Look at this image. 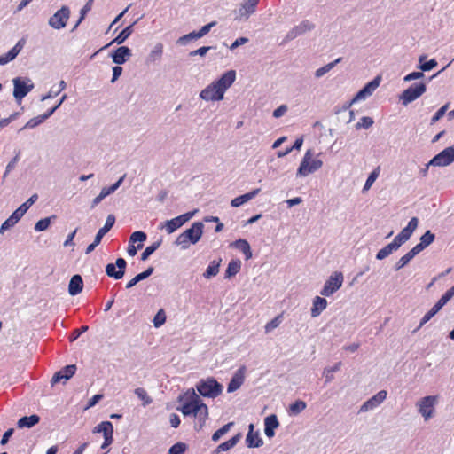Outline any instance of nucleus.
Returning a JSON list of instances; mask_svg holds the SVG:
<instances>
[{"mask_svg":"<svg viewBox=\"0 0 454 454\" xmlns=\"http://www.w3.org/2000/svg\"><path fill=\"white\" fill-rule=\"evenodd\" d=\"M203 223H193L189 229L177 236L175 244L180 246L182 249H187L191 244L194 245L200 241L203 234Z\"/></svg>","mask_w":454,"mask_h":454,"instance_id":"obj_1","label":"nucleus"},{"mask_svg":"<svg viewBox=\"0 0 454 454\" xmlns=\"http://www.w3.org/2000/svg\"><path fill=\"white\" fill-rule=\"evenodd\" d=\"M195 387L200 395L212 399L223 392V386L213 377L201 379Z\"/></svg>","mask_w":454,"mask_h":454,"instance_id":"obj_2","label":"nucleus"},{"mask_svg":"<svg viewBox=\"0 0 454 454\" xmlns=\"http://www.w3.org/2000/svg\"><path fill=\"white\" fill-rule=\"evenodd\" d=\"M179 402L188 403L195 406L196 410H200V429H201L208 419V408L207 404L202 402L200 395L195 392L194 388L188 389L184 395L179 398Z\"/></svg>","mask_w":454,"mask_h":454,"instance_id":"obj_3","label":"nucleus"},{"mask_svg":"<svg viewBox=\"0 0 454 454\" xmlns=\"http://www.w3.org/2000/svg\"><path fill=\"white\" fill-rule=\"evenodd\" d=\"M312 150H308L297 169L296 175L298 176H307L309 174L314 173L323 166V161L319 159H313Z\"/></svg>","mask_w":454,"mask_h":454,"instance_id":"obj_4","label":"nucleus"},{"mask_svg":"<svg viewBox=\"0 0 454 454\" xmlns=\"http://www.w3.org/2000/svg\"><path fill=\"white\" fill-rule=\"evenodd\" d=\"M12 82L13 97L19 104L35 87L32 80L28 77H15Z\"/></svg>","mask_w":454,"mask_h":454,"instance_id":"obj_5","label":"nucleus"},{"mask_svg":"<svg viewBox=\"0 0 454 454\" xmlns=\"http://www.w3.org/2000/svg\"><path fill=\"white\" fill-rule=\"evenodd\" d=\"M426 90L427 85L425 82H420L413 83L402 92L400 95V100L403 106H407L422 96L426 92Z\"/></svg>","mask_w":454,"mask_h":454,"instance_id":"obj_6","label":"nucleus"},{"mask_svg":"<svg viewBox=\"0 0 454 454\" xmlns=\"http://www.w3.org/2000/svg\"><path fill=\"white\" fill-rule=\"evenodd\" d=\"M197 210L187 212L173 219L165 221L159 225L160 230H165L168 234L175 232L177 229L183 226L186 222L192 218Z\"/></svg>","mask_w":454,"mask_h":454,"instance_id":"obj_7","label":"nucleus"},{"mask_svg":"<svg viewBox=\"0 0 454 454\" xmlns=\"http://www.w3.org/2000/svg\"><path fill=\"white\" fill-rule=\"evenodd\" d=\"M437 400V395H427L417 402L416 406L418 407V411L421 414L425 420L429 419L433 416Z\"/></svg>","mask_w":454,"mask_h":454,"instance_id":"obj_8","label":"nucleus"},{"mask_svg":"<svg viewBox=\"0 0 454 454\" xmlns=\"http://www.w3.org/2000/svg\"><path fill=\"white\" fill-rule=\"evenodd\" d=\"M70 17V9L64 5L59 11H57L48 20L49 26L54 29L64 28Z\"/></svg>","mask_w":454,"mask_h":454,"instance_id":"obj_9","label":"nucleus"},{"mask_svg":"<svg viewBox=\"0 0 454 454\" xmlns=\"http://www.w3.org/2000/svg\"><path fill=\"white\" fill-rule=\"evenodd\" d=\"M343 279L341 272H334L325 283L324 287L320 291L321 295L330 296L334 294L341 287Z\"/></svg>","mask_w":454,"mask_h":454,"instance_id":"obj_10","label":"nucleus"},{"mask_svg":"<svg viewBox=\"0 0 454 454\" xmlns=\"http://www.w3.org/2000/svg\"><path fill=\"white\" fill-rule=\"evenodd\" d=\"M454 161V145L445 148L441 153L436 154L429 162L428 165L444 167L451 164Z\"/></svg>","mask_w":454,"mask_h":454,"instance_id":"obj_11","label":"nucleus"},{"mask_svg":"<svg viewBox=\"0 0 454 454\" xmlns=\"http://www.w3.org/2000/svg\"><path fill=\"white\" fill-rule=\"evenodd\" d=\"M127 262L125 259L120 257L116 260L115 263H108L106 266V273L108 277L114 279H121L125 274Z\"/></svg>","mask_w":454,"mask_h":454,"instance_id":"obj_12","label":"nucleus"},{"mask_svg":"<svg viewBox=\"0 0 454 454\" xmlns=\"http://www.w3.org/2000/svg\"><path fill=\"white\" fill-rule=\"evenodd\" d=\"M315 25L310 22L309 20H302L299 25L293 27L288 33L286 34L284 42H289L296 37L304 35L305 33L311 31L314 29Z\"/></svg>","mask_w":454,"mask_h":454,"instance_id":"obj_13","label":"nucleus"},{"mask_svg":"<svg viewBox=\"0 0 454 454\" xmlns=\"http://www.w3.org/2000/svg\"><path fill=\"white\" fill-rule=\"evenodd\" d=\"M200 97L205 101H220L224 95L213 82L200 91Z\"/></svg>","mask_w":454,"mask_h":454,"instance_id":"obj_14","label":"nucleus"},{"mask_svg":"<svg viewBox=\"0 0 454 454\" xmlns=\"http://www.w3.org/2000/svg\"><path fill=\"white\" fill-rule=\"evenodd\" d=\"M419 219L412 217L408 223L407 226L404 227L401 232L395 237V239L402 246L407 242L411 237L412 233L418 228Z\"/></svg>","mask_w":454,"mask_h":454,"instance_id":"obj_15","label":"nucleus"},{"mask_svg":"<svg viewBox=\"0 0 454 454\" xmlns=\"http://www.w3.org/2000/svg\"><path fill=\"white\" fill-rule=\"evenodd\" d=\"M380 82V77H375L356 94V96L352 98V102L364 100L366 98L370 97L379 87Z\"/></svg>","mask_w":454,"mask_h":454,"instance_id":"obj_16","label":"nucleus"},{"mask_svg":"<svg viewBox=\"0 0 454 454\" xmlns=\"http://www.w3.org/2000/svg\"><path fill=\"white\" fill-rule=\"evenodd\" d=\"M387 391L380 390L375 395L364 402L360 407L359 412H366L378 407L387 398Z\"/></svg>","mask_w":454,"mask_h":454,"instance_id":"obj_17","label":"nucleus"},{"mask_svg":"<svg viewBox=\"0 0 454 454\" xmlns=\"http://www.w3.org/2000/svg\"><path fill=\"white\" fill-rule=\"evenodd\" d=\"M236 79V72L229 70L225 72L218 80L214 82L224 95L225 91L233 84Z\"/></svg>","mask_w":454,"mask_h":454,"instance_id":"obj_18","label":"nucleus"},{"mask_svg":"<svg viewBox=\"0 0 454 454\" xmlns=\"http://www.w3.org/2000/svg\"><path fill=\"white\" fill-rule=\"evenodd\" d=\"M131 56V50L127 46H120L111 53L113 62L117 65L124 64Z\"/></svg>","mask_w":454,"mask_h":454,"instance_id":"obj_19","label":"nucleus"},{"mask_svg":"<svg viewBox=\"0 0 454 454\" xmlns=\"http://www.w3.org/2000/svg\"><path fill=\"white\" fill-rule=\"evenodd\" d=\"M76 365L69 364L62 368L60 371L54 373L51 379V384L55 385L60 382L62 380H68L75 373Z\"/></svg>","mask_w":454,"mask_h":454,"instance_id":"obj_20","label":"nucleus"},{"mask_svg":"<svg viewBox=\"0 0 454 454\" xmlns=\"http://www.w3.org/2000/svg\"><path fill=\"white\" fill-rule=\"evenodd\" d=\"M245 372H246V367L241 366L234 373V375L231 379V380L228 384V387H227V391L229 393H232V392L238 390L241 387V385L243 384V382L245 380Z\"/></svg>","mask_w":454,"mask_h":454,"instance_id":"obj_21","label":"nucleus"},{"mask_svg":"<svg viewBox=\"0 0 454 454\" xmlns=\"http://www.w3.org/2000/svg\"><path fill=\"white\" fill-rule=\"evenodd\" d=\"M25 45V40L20 39L18 41V43L14 45L13 48H12L6 54L0 56V65L4 66L9 63L10 61L13 60L18 54L21 51Z\"/></svg>","mask_w":454,"mask_h":454,"instance_id":"obj_22","label":"nucleus"},{"mask_svg":"<svg viewBox=\"0 0 454 454\" xmlns=\"http://www.w3.org/2000/svg\"><path fill=\"white\" fill-rule=\"evenodd\" d=\"M254 425L248 426V433L246 437V443L248 448H258L263 444L262 439L260 437L259 432L254 433Z\"/></svg>","mask_w":454,"mask_h":454,"instance_id":"obj_23","label":"nucleus"},{"mask_svg":"<svg viewBox=\"0 0 454 454\" xmlns=\"http://www.w3.org/2000/svg\"><path fill=\"white\" fill-rule=\"evenodd\" d=\"M279 426V422L275 414H271L264 419V433L268 438H272L275 435V429Z\"/></svg>","mask_w":454,"mask_h":454,"instance_id":"obj_24","label":"nucleus"},{"mask_svg":"<svg viewBox=\"0 0 454 454\" xmlns=\"http://www.w3.org/2000/svg\"><path fill=\"white\" fill-rule=\"evenodd\" d=\"M83 288V281L80 275H74L68 285V293L70 295L74 296L80 294Z\"/></svg>","mask_w":454,"mask_h":454,"instance_id":"obj_25","label":"nucleus"},{"mask_svg":"<svg viewBox=\"0 0 454 454\" xmlns=\"http://www.w3.org/2000/svg\"><path fill=\"white\" fill-rule=\"evenodd\" d=\"M400 247L401 245L394 239L391 243L379 250V252L376 254V258L378 260H383L391 254H393L394 252L397 251Z\"/></svg>","mask_w":454,"mask_h":454,"instance_id":"obj_26","label":"nucleus"},{"mask_svg":"<svg viewBox=\"0 0 454 454\" xmlns=\"http://www.w3.org/2000/svg\"><path fill=\"white\" fill-rule=\"evenodd\" d=\"M115 223V216L114 215H108L105 225L100 228L95 236L96 242L100 243L103 237L113 228Z\"/></svg>","mask_w":454,"mask_h":454,"instance_id":"obj_27","label":"nucleus"},{"mask_svg":"<svg viewBox=\"0 0 454 454\" xmlns=\"http://www.w3.org/2000/svg\"><path fill=\"white\" fill-rule=\"evenodd\" d=\"M258 2L259 0H244V3L239 10V15L241 17L245 16L246 18H248L254 12Z\"/></svg>","mask_w":454,"mask_h":454,"instance_id":"obj_28","label":"nucleus"},{"mask_svg":"<svg viewBox=\"0 0 454 454\" xmlns=\"http://www.w3.org/2000/svg\"><path fill=\"white\" fill-rule=\"evenodd\" d=\"M327 301L325 298L316 296L313 300V306L311 308L310 313L312 317H318L321 312L326 308Z\"/></svg>","mask_w":454,"mask_h":454,"instance_id":"obj_29","label":"nucleus"},{"mask_svg":"<svg viewBox=\"0 0 454 454\" xmlns=\"http://www.w3.org/2000/svg\"><path fill=\"white\" fill-rule=\"evenodd\" d=\"M153 271H154V268L153 267H152V266L148 267L145 271L136 275L132 279H130L127 283L126 288L127 289L132 288L133 286H135L140 281L145 280L147 278H149L153 273Z\"/></svg>","mask_w":454,"mask_h":454,"instance_id":"obj_30","label":"nucleus"},{"mask_svg":"<svg viewBox=\"0 0 454 454\" xmlns=\"http://www.w3.org/2000/svg\"><path fill=\"white\" fill-rule=\"evenodd\" d=\"M182 406L178 407L177 410L180 411L184 416L193 415L198 418L199 426L200 425V410H196L195 406L185 402H181Z\"/></svg>","mask_w":454,"mask_h":454,"instance_id":"obj_31","label":"nucleus"},{"mask_svg":"<svg viewBox=\"0 0 454 454\" xmlns=\"http://www.w3.org/2000/svg\"><path fill=\"white\" fill-rule=\"evenodd\" d=\"M39 421H40V417L36 414H33L28 417L25 416V417L20 418L17 422V426L20 428H24V427L30 428V427L35 426L37 423H39Z\"/></svg>","mask_w":454,"mask_h":454,"instance_id":"obj_32","label":"nucleus"},{"mask_svg":"<svg viewBox=\"0 0 454 454\" xmlns=\"http://www.w3.org/2000/svg\"><path fill=\"white\" fill-rule=\"evenodd\" d=\"M231 245L244 254L246 260L252 258L253 254L251 247L249 243L246 239H239L233 242Z\"/></svg>","mask_w":454,"mask_h":454,"instance_id":"obj_33","label":"nucleus"},{"mask_svg":"<svg viewBox=\"0 0 454 454\" xmlns=\"http://www.w3.org/2000/svg\"><path fill=\"white\" fill-rule=\"evenodd\" d=\"M137 23L135 21L133 24L128 26L125 27L108 45L116 43V44H121L123 43L133 33V26Z\"/></svg>","mask_w":454,"mask_h":454,"instance_id":"obj_34","label":"nucleus"},{"mask_svg":"<svg viewBox=\"0 0 454 454\" xmlns=\"http://www.w3.org/2000/svg\"><path fill=\"white\" fill-rule=\"evenodd\" d=\"M241 434L239 433L237 434L236 435H234L232 438H231L230 440L219 444L215 450L216 452H221V451H227L229 450H231V448H233L239 442V440L241 439Z\"/></svg>","mask_w":454,"mask_h":454,"instance_id":"obj_35","label":"nucleus"},{"mask_svg":"<svg viewBox=\"0 0 454 454\" xmlns=\"http://www.w3.org/2000/svg\"><path fill=\"white\" fill-rule=\"evenodd\" d=\"M51 116V113H45L43 114H41V115H38V116H35L32 119H30L25 125L23 128L20 129V130L22 129H34L35 127H37L38 125H40L41 123H43L45 120H47L49 117Z\"/></svg>","mask_w":454,"mask_h":454,"instance_id":"obj_36","label":"nucleus"},{"mask_svg":"<svg viewBox=\"0 0 454 454\" xmlns=\"http://www.w3.org/2000/svg\"><path fill=\"white\" fill-rule=\"evenodd\" d=\"M241 268V262L239 260H231L225 271V278H231V277L235 276Z\"/></svg>","mask_w":454,"mask_h":454,"instance_id":"obj_37","label":"nucleus"},{"mask_svg":"<svg viewBox=\"0 0 454 454\" xmlns=\"http://www.w3.org/2000/svg\"><path fill=\"white\" fill-rule=\"evenodd\" d=\"M221 260L219 261H212L206 271L203 273V277L207 279H210L211 278L216 276L219 272Z\"/></svg>","mask_w":454,"mask_h":454,"instance_id":"obj_38","label":"nucleus"},{"mask_svg":"<svg viewBox=\"0 0 454 454\" xmlns=\"http://www.w3.org/2000/svg\"><path fill=\"white\" fill-rule=\"evenodd\" d=\"M162 52H163V45L159 43L153 47V49L149 53L147 61L148 62H155L156 60L160 59L161 56H162Z\"/></svg>","mask_w":454,"mask_h":454,"instance_id":"obj_39","label":"nucleus"},{"mask_svg":"<svg viewBox=\"0 0 454 454\" xmlns=\"http://www.w3.org/2000/svg\"><path fill=\"white\" fill-rule=\"evenodd\" d=\"M340 61H341V58H338L334 61L330 62V63L326 64L325 66L316 70V72H315L316 78H320L323 75H325L326 73L330 72L336 66V64L340 63Z\"/></svg>","mask_w":454,"mask_h":454,"instance_id":"obj_40","label":"nucleus"},{"mask_svg":"<svg viewBox=\"0 0 454 454\" xmlns=\"http://www.w3.org/2000/svg\"><path fill=\"white\" fill-rule=\"evenodd\" d=\"M306 407L307 404L304 401L297 400L289 406L288 413L290 415H298L303 411Z\"/></svg>","mask_w":454,"mask_h":454,"instance_id":"obj_41","label":"nucleus"},{"mask_svg":"<svg viewBox=\"0 0 454 454\" xmlns=\"http://www.w3.org/2000/svg\"><path fill=\"white\" fill-rule=\"evenodd\" d=\"M162 239H159L148 246L144 252L141 254V260L146 261L150 255H152L161 245Z\"/></svg>","mask_w":454,"mask_h":454,"instance_id":"obj_42","label":"nucleus"},{"mask_svg":"<svg viewBox=\"0 0 454 454\" xmlns=\"http://www.w3.org/2000/svg\"><path fill=\"white\" fill-rule=\"evenodd\" d=\"M341 367V362L336 363L332 367H326L324 369V375L325 376V383H329L333 380V372H338Z\"/></svg>","mask_w":454,"mask_h":454,"instance_id":"obj_43","label":"nucleus"},{"mask_svg":"<svg viewBox=\"0 0 454 454\" xmlns=\"http://www.w3.org/2000/svg\"><path fill=\"white\" fill-rule=\"evenodd\" d=\"M52 219H56V215H51L50 217H45L43 219L39 220L35 225V230L36 231H46L51 225Z\"/></svg>","mask_w":454,"mask_h":454,"instance_id":"obj_44","label":"nucleus"},{"mask_svg":"<svg viewBox=\"0 0 454 454\" xmlns=\"http://www.w3.org/2000/svg\"><path fill=\"white\" fill-rule=\"evenodd\" d=\"M440 311V309L435 306V304L431 308V309L427 312L424 317L421 318L420 323L418 328L415 330L420 329L425 324H427L434 315H436Z\"/></svg>","mask_w":454,"mask_h":454,"instance_id":"obj_45","label":"nucleus"},{"mask_svg":"<svg viewBox=\"0 0 454 454\" xmlns=\"http://www.w3.org/2000/svg\"><path fill=\"white\" fill-rule=\"evenodd\" d=\"M66 87H67V84H66L65 81L61 80V81L59 82V89L57 90V89H53V88H51V89L50 90V91H49L46 95H44V96H43V97H42V101H44V100H46V99L51 98H53V97H56V96H57V95H59V94L63 90H65V89H66Z\"/></svg>","mask_w":454,"mask_h":454,"instance_id":"obj_46","label":"nucleus"},{"mask_svg":"<svg viewBox=\"0 0 454 454\" xmlns=\"http://www.w3.org/2000/svg\"><path fill=\"white\" fill-rule=\"evenodd\" d=\"M233 425V422H229L221 428H219L218 430H216L212 435V441L218 442L223 435L229 432V430Z\"/></svg>","mask_w":454,"mask_h":454,"instance_id":"obj_47","label":"nucleus"},{"mask_svg":"<svg viewBox=\"0 0 454 454\" xmlns=\"http://www.w3.org/2000/svg\"><path fill=\"white\" fill-rule=\"evenodd\" d=\"M282 320H283L282 314L275 317L272 320H270V322H268L266 324V325L264 327L265 333H269L272 332L275 328L278 327L279 325L282 323Z\"/></svg>","mask_w":454,"mask_h":454,"instance_id":"obj_48","label":"nucleus"},{"mask_svg":"<svg viewBox=\"0 0 454 454\" xmlns=\"http://www.w3.org/2000/svg\"><path fill=\"white\" fill-rule=\"evenodd\" d=\"M434 234L432 233L430 231H427L421 237H420V242L419 243V246H422V247L425 249L427 247H428L430 244H432L434 240Z\"/></svg>","mask_w":454,"mask_h":454,"instance_id":"obj_49","label":"nucleus"},{"mask_svg":"<svg viewBox=\"0 0 454 454\" xmlns=\"http://www.w3.org/2000/svg\"><path fill=\"white\" fill-rule=\"evenodd\" d=\"M114 429L113 424L110 421H103L99 423L98 426H96L92 432L93 433H103V435L106 433H109Z\"/></svg>","mask_w":454,"mask_h":454,"instance_id":"obj_50","label":"nucleus"},{"mask_svg":"<svg viewBox=\"0 0 454 454\" xmlns=\"http://www.w3.org/2000/svg\"><path fill=\"white\" fill-rule=\"evenodd\" d=\"M454 296V286L450 288L435 303L440 309Z\"/></svg>","mask_w":454,"mask_h":454,"instance_id":"obj_51","label":"nucleus"},{"mask_svg":"<svg viewBox=\"0 0 454 454\" xmlns=\"http://www.w3.org/2000/svg\"><path fill=\"white\" fill-rule=\"evenodd\" d=\"M92 3H93V0H89L85 5L81 9V12H80V18L79 20H77L76 24L74 25V27H73L72 31H74V29L77 28V27L81 24V22L84 20L85 18V15L87 14L88 12L90 11L91 9V6H92Z\"/></svg>","mask_w":454,"mask_h":454,"instance_id":"obj_52","label":"nucleus"},{"mask_svg":"<svg viewBox=\"0 0 454 454\" xmlns=\"http://www.w3.org/2000/svg\"><path fill=\"white\" fill-rule=\"evenodd\" d=\"M135 394L137 395V397L143 401V405H148L150 404L153 400L152 398L147 395L146 391L142 387H137L135 389Z\"/></svg>","mask_w":454,"mask_h":454,"instance_id":"obj_53","label":"nucleus"},{"mask_svg":"<svg viewBox=\"0 0 454 454\" xmlns=\"http://www.w3.org/2000/svg\"><path fill=\"white\" fill-rule=\"evenodd\" d=\"M153 322V325L156 328L160 327L166 322V314L162 309H160L157 312V314L154 316Z\"/></svg>","mask_w":454,"mask_h":454,"instance_id":"obj_54","label":"nucleus"},{"mask_svg":"<svg viewBox=\"0 0 454 454\" xmlns=\"http://www.w3.org/2000/svg\"><path fill=\"white\" fill-rule=\"evenodd\" d=\"M373 123H374V121L372 118L368 117V116H364L361 118L360 121L356 124V129H367L370 127H372Z\"/></svg>","mask_w":454,"mask_h":454,"instance_id":"obj_55","label":"nucleus"},{"mask_svg":"<svg viewBox=\"0 0 454 454\" xmlns=\"http://www.w3.org/2000/svg\"><path fill=\"white\" fill-rule=\"evenodd\" d=\"M112 194L107 187L102 188L100 193L92 200L91 207L98 205L106 196Z\"/></svg>","mask_w":454,"mask_h":454,"instance_id":"obj_56","label":"nucleus"},{"mask_svg":"<svg viewBox=\"0 0 454 454\" xmlns=\"http://www.w3.org/2000/svg\"><path fill=\"white\" fill-rule=\"evenodd\" d=\"M20 151H18L12 160L7 164L5 172L4 174V178L7 176V175L15 168L17 162L20 160Z\"/></svg>","mask_w":454,"mask_h":454,"instance_id":"obj_57","label":"nucleus"},{"mask_svg":"<svg viewBox=\"0 0 454 454\" xmlns=\"http://www.w3.org/2000/svg\"><path fill=\"white\" fill-rule=\"evenodd\" d=\"M146 234L144 231H137L133 232L129 238V243H136V242H144L146 240Z\"/></svg>","mask_w":454,"mask_h":454,"instance_id":"obj_58","label":"nucleus"},{"mask_svg":"<svg viewBox=\"0 0 454 454\" xmlns=\"http://www.w3.org/2000/svg\"><path fill=\"white\" fill-rule=\"evenodd\" d=\"M199 38L200 36L197 31H192L185 35L179 37V39L177 40V43L184 45L186 44L190 40H196Z\"/></svg>","mask_w":454,"mask_h":454,"instance_id":"obj_59","label":"nucleus"},{"mask_svg":"<svg viewBox=\"0 0 454 454\" xmlns=\"http://www.w3.org/2000/svg\"><path fill=\"white\" fill-rule=\"evenodd\" d=\"M411 260H412V258L410 256V254L408 253L405 254L395 264V266H394L395 270L397 271V270L403 269L404 266H406L410 262Z\"/></svg>","mask_w":454,"mask_h":454,"instance_id":"obj_60","label":"nucleus"},{"mask_svg":"<svg viewBox=\"0 0 454 454\" xmlns=\"http://www.w3.org/2000/svg\"><path fill=\"white\" fill-rule=\"evenodd\" d=\"M186 444L184 442H177L170 447L168 454H184L186 450Z\"/></svg>","mask_w":454,"mask_h":454,"instance_id":"obj_61","label":"nucleus"},{"mask_svg":"<svg viewBox=\"0 0 454 454\" xmlns=\"http://www.w3.org/2000/svg\"><path fill=\"white\" fill-rule=\"evenodd\" d=\"M18 222L13 219L11 215L2 223L0 227V234H4V232L10 228L13 227Z\"/></svg>","mask_w":454,"mask_h":454,"instance_id":"obj_62","label":"nucleus"},{"mask_svg":"<svg viewBox=\"0 0 454 454\" xmlns=\"http://www.w3.org/2000/svg\"><path fill=\"white\" fill-rule=\"evenodd\" d=\"M379 176V173L377 170H373L370 175L369 176L367 177V180L364 184V186L363 188V192H365L367 190H369L371 188V186L372 185V184L375 182V180L377 179Z\"/></svg>","mask_w":454,"mask_h":454,"instance_id":"obj_63","label":"nucleus"},{"mask_svg":"<svg viewBox=\"0 0 454 454\" xmlns=\"http://www.w3.org/2000/svg\"><path fill=\"white\" fill-rule=\"evenodd\" d=\"M437 66V61L434 59H432L428 61L424 62L421 65H419V68L423 72H427L432 70Z\"/></svg>","mask_w":454,"mask_h":454,"instance_id":"obj_64","label":"nucleus"}]
</instances>
